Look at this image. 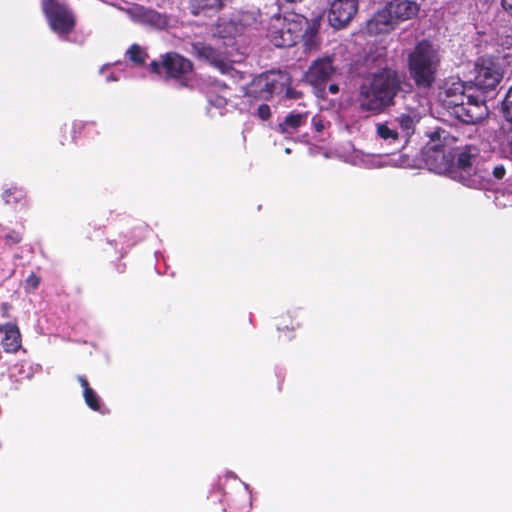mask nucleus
<instances>
[{
    "label": "nucleus",
    "instance_id": "1",
    "mask_svg": "<svg viewBox=\"0 0 512 512\" xmlns=\"http://www.w3.org/2000/svg\"><path fill=\"white\" fill-rule=\"evenodd\" d=\"M404 84L405 75L391 67L367 74L358 89L360 110L373 115L384 113L395 105V99L403 91Z\"/></svg>",
    "mask_w": 512,
    "mask_h": 512
},
{
    "label": "nucleus",
    "instance_id": "2",
    "mask_svg": "<svg viewBox=\"0 0 512 512\" xmlns=\"http://www.w3.org/2000/svg\"><path fill=\"white\" fill-rule=\"evenodd\" d=\"M441 69V54L437 45L427 39L418 41L407 54V71L418 89H431Z\"/></svg>",
    "mask_w": 512,
    "mask_h": 512
},
{
    "label": "nucleus",
    "instance_id": "3",
    "mask_svg": "<svg viewBox=\"0 0 512 512\" xmlns=\"http://www.w3.org/2000/svg\"><path fill=\"white\" fill-rule=\"evenodd\" d=\"M320 21V17L309 20L302 14L288 12L280 28H269L268 36L271 43L278 48L292 47L299 41H303L307 47H312L316 44Z\"/></svg>",
    "mask_w": 512,
    "mask_h": 512
},
{
    "label": "nucleus",
    "instance_id": "4",
    "mask_svg": "<svg viewBox=\"0 0 512 512\" xmlns=\"http://www.w3.org/2000/svg\"><path fill=\"white\" fill-rule=\"evenodd\" d=\"M442 103L452 116L464 124L478 123L487 114L485 101L466 94L465 86L460 81L445 88Z\"/></svg>",
    "mask_w": 512,
    "mask_h": 512
},
{
    "label": "nucleus",
    "instance_id": "5",
    "mask_svg": "<svg viewBox=\"0 0 512 512\" xmlns=\"http://www.w3.org/2000/svg\"><path fill=\"white\" fill-rule=\"evenodd\" d=\"M420 5L412 0H391L374 15V22L384 31L394 29L400 23L418 15Z\"/></svg>",
    "mask_w": 512,
    "mask_h": 512
},
{
    "label": "nucleus",
    "instance_id": "6",
    "mask_svg": "<svg viewBox=\"0 0 512 512\" xmlns=\"http://www.w3.org/2000/svg\"><path fill=\"white\" fill-rule=\"evenodd\" d=\"M42 10L51 30L62 38H67L76 27L74 12L56 0H42Z\"/></svg>",
    "mask_w": 512,
    "mask_h": 512
},
{
    "label": "nucleus",
    "instance_id": "7",
    "mask_svg": "<svg viewBox=\"0 0 512 512\" xmlns=\"http://www.w3.org/2000/svg\"><path fill=\"white\" fill-rule=\"evenodd\" d=\"M503 79V70L491 58L481 57L475 64L474 86L485 93L496 89Z\"/></svg>",
    "mask_w": 512,
    "mask_h": 512
},
{
    "label": "nucleus",
    "instance_id": "8",
    "mask_svg": "<svg viewBox=\"0 0 512 512\" xmlns=\"http://www.w3.org/2000/svg\"><path fill=\"white\" fill-rule=\"evenodd\" d=\"M277 74L265 72L255 76L247 85L245 95L254 100H269L278 92L280 82Z\"/></svg>",
    "mask_w": 512,
    "mask_h": 512
},
{
    "label": "nucleus",
    "instance_id": "9",
    "mask_svg": "<svg viewBox=\"0 0 512 512\" xmlns=\"http://www.w3.org/2000/svg\"><path fill=\"white\" fill-rule=\"evenodd\" d=\"M162 68L165 72V79L181 81L183 85L188 76L193 72V63L188 58L176 52H168L162 55Z\"/></svg>",
    "mask_w": 512,
    "mask_h": 512
},
{
    "label": "nucleus",
    "instance_id": "10",
    "mask_svg": "<svg viewBox=\"0 0 512 512\" xmlns=\"http://www.w3.org/2000/svg\"><path fill=\"white\" fill-rule=\"evenodd\" d=\"M359 0H332L328 10V21L336 29L346 27L358 11Z\"/></svg>",
    "mask_w": 512,
    "mask_h": 512
},
{
    "label": "nucleus",
    "instance_id": "11",
    "mask_svg": "<svg viewBox=\"0 0 512 512\" xmlns=\"http://www.w3.org/2000/svg\"><path fill=\"white\" fill-rule=\"evenodd\" d=\"M336 72L334 59L332 56H324L315 59L305 74L307 82L312 86L324 87L329 80L332 79Z\"/></svg>",
    "mask_w": 512,
    "mask_h": 512
},
{
    "label": "nucleus",
    "instance_id": "12",
    "mask_svg": "<svg viewBox=\"0 0 512 512\" xmlns=\"http://www.w3.org/2000/svg\"><path fill=\"white\" fill-rule=\"evenodd\" d=\"M196 56L209 62L213 67L223 74L232 75L237 73L229 59L219 50L204 43L193 45Z\"/></svg>",
    "mask_w": 512,
    "mask_h": 512
},
{
    "label": "nucleus",
    "instance_id": "13",
    "mask_svg": "<svg viewBox=\"0 0 512 512\" xmlns=\"http://www.w3.org/2000/svg\"><path fill=\"white\" fill-rule=\"evenodd\" d=\"M479 155V149L474 145H466L459 149L456 155V166L460 170V180L466 186H474L476 181L468 178L467 174L472 169L473 161Z\"/></svg>",
    "mask_w": 512,
    "mask_h": 512
},
{
    "label": "nucleus",
    "instance_id": "14",
    "mask_svg": "<svg viewBox=\"0 0 512 512\" xmlns=\"http://www.w3.org/2000/svg\"><path fill=\"white\" fill-rule=\"evenodd\" d=\"M0 333L3 334L1 345L6 353L15 354L22 347V336L16 323L0 324Z\"/></svg>",
    "mask_w": 512,
    "mask_h": 512
},
{
    "label": "nucleus",
    "instance_id": "15",
    "mask_svg": "<svg viewBox=\"0 0 512 512\" xmlns=\"http://www.w3.org/2000/svg\"><path fill=\"white\" fill-rule=\"evenodd\" d=\"M308 116V112L291 111L285 116L283 121L278 124L277 131L283 135H292L307 123Z\"/></svg>",
    "mask_w": 512,
    "mask_h": 512
},
{
    "label": "nucleus",
    "instance_id": "16",
    "mask_svg": "<svg viewBox=\"0 0 512 512\" xmlns=\"http://www.w3.org/2000/svg\"><path fill=\"white\" fill-rule=\"evenodd\" d=\"M77 380L83 388V397L86 405L93 411H101V399L97 393L90 387L87 378L83 375L77 376Z\"/></svg>",
    "mask_w": 512,
    "mask_h": 512
},
{
    "label": "nucleus",
    "instance_id": "17",
    "mask_svg": "<svg viewBox=\"0 0 512 512\" xmlns=\"http://www.w3.org/2000/svg\"><path fill=\"white\" fill-rule=\"evenodd\" d=\"M223 6V0H189L190 12L195 16L206 11H219Z\"/></svg>",
    "mask_w": 512,
    "mask_h": 512
},
{
    "label": "nucleus",
    "instance_id": "18",
    "mask_svg": "<svg viewBox=\"0 0 512 512\" xmlns=\"http://www.w3.org/2000/svg\"><path fill=\"white\" fill-rule=\"evenodd\" d=\"M395 120L398 123L403 136L408 140L415 132V126L418 122L417 116L402 113Z\"/></svg>",
    "mask_w": 512,
    "mask_h": 512
},
{
    "label": "nucleus",
    "instance_id": "19",
    "mask_svg": "<svg viewBox=\"0 0 512 512\" xmlns=\"http://www.w3.org/2000/svg\"><path fill=\"white\" fill-rule=\"evenodd\" d=\"M2 198L7 205H15L26 199V192L23 188L12 186L4 190Z\"/></svg>",
    "mask_w": 512,
    "mask_h": 512
},
{
    "label": "nucleus",
    "instance_id": "20",
    "mask_svg": "<svg viewBox=\"0 0 512 512\" xmlns=\"http://www.w3.org/2000/svg\"><path fill=\"white\" fill-rule=\"evenodd\" d=\"M127 56L130 61L136 65H142L148 58V54L137 44H133L127 50Z\"/></svg>",
    "mask_w": 512,
    "mask_h": 512
},
{
    "label": "nucleus",
    "instance_id": "21",
    "mask_svg": "<svg viewBox=\"0 0 512 512\" xmlns=\"http://www.w3.org/2000/svg\"><path fill=\"white\" fill-rule=\"evenodd\" d=\"M377 134L384 140L397 141L399 134L397 130L390 128L387 124L381 123L377 125Z\"/></svg>",
    "mask_w": 512,
    "mask_h": 512
},
{
    "label": "nucleus",
    "instance_id": "22",
    "mask_svg": "<svg viewBox=\"0 0 512 512\" xmlns=\"http://www.w3.org/2000/svg\"><path fill=\"white\" fill-rule=\"evenodd\" d=\"M502 111L505 119L512 123V86L507 91L502 102Z\"/></svg>",
    "mask_w": 512,
    "mask_h": 512
},
{
    "label": "nucleus",
    "instance_id": "23",
    "mask_svg": "<svg viewBox=\"0 0 512 512\" xmlns=\"http://www.w3.org/2000/svg\"><path fill=\"white\" fill-rule=\"evenodd\" d=\"M23 235L21 232L16 230L9 231L4 236L5 244L9 247L14 246L22 241Z\"/></svg>",
    "mask_w": 512,
    "mask_h": 512
},
{
    "label": "nucleus",
    "instance_id": "24",
    "mask_svg": "<svg viewBox=\"0 0 512 512\" xmlns=\"http://www.w3.org/2000/svg\"><path fill=\"white\" fill-rule=\"evenodd\" d=\"M40 277L35 273H31L25 280L24 289L26 292H32L36 290L40 284Z\"/></svg>",
    "mask_w": 512,
    "mask_h": 512
},
{
    "label": "nucleus",
    "instance_id": "25",
    "mask_svg": "<svg viewBox=\"0 0 512 512\" xmlns=\"http://www.w3.org/2000/svg\"><path fill=\"white\" fill-rule=\"evenodd\" d=\"M126 238V236H119V240H112L109 241L111 245H114L117 248V253L120 255V257H123L127 253V248L130 246L129 244L124 245L126 242L123 241Z\"/></svg>",
    "mask_w": 512,
    "mask_h": 512
},
{
    "label": "nucleus",
    "instance_id": "26",
    "mask_svg": "<svg viewBox=\"0 0 512 512\" xmlns=\"http://www.w3.org/2000/svg\"><path fill=\"white\" fill-rule=\"evenodd\" d=\"M256 114L261 120H263V121L268 120L271 117L270 106L265 103L259 105V107L257 108Z\"/></svg>",
    "mask_w": 512,
    "mask_h": 512
},
{
    "label": "nucleus",
    "instance_id": "27",
    "mask_svg": "<svg viewBox=\"0 0 512 512\" xmlns=\"http://www.w3.org/2000/svg\"><path fill=\"white\" fill-rule=\"evenodd\" d=\"M492 175L496 180H502L506 175V168L504 165H495L492 169Z\"/></svg>",
    "mask_w": 512,
    "mask_h": 512
},
{
    "label": "nucleus",
    "instance_id": "28",
    "mask_svg": "<svg viewBox=\"0 0 512 512\" xmlns=\"http://www.w3.org/2000/svg\"><path fill=\"white\" fill-rule=\"evenodd\" d=\"M299 322H294L293 320H290L289 323H280L277 326L278 331H290L293 332L297 327H299Z\"/></svg>",
    "mask_w": 512,
    "mask_h": 512
},
{
    "label": "nucleus",
    "instance_id": "29",
    "mask_svg": "<svg viewBox=\"0 0 512 512\" xmlns=\"http://www.w3.org/2000/svg\"><path fill=\"white\" fill-rule=\"evenodd\" d=\"M11 308H12V305L10 303H8V302L1 303L0 304L1 316L6 319L11 318V314H10Z\"/></svg>",
    "mask_w": 512,
    "mask_h": 512
},
{
    "label": "nucleus",
    "instance_id": "30",
    "mask_svg": "<svg viewBox=\"0 0 512 512\" xmlns=\"http://www.w3.org/2000/svg\"><path fill=\"white\" fill-rule=\"evenodd\" d=\"M150 71L152 73H155L157 75H161L162 74V59L160 61H156V60H153L150 65Z\"/></svg>",
    "mask_w": 512,
    "mask_h": 512
},
{
    "label": "nucleus",
    "instance_id": "31",
    "mask_svg": "<svg viewBox=\"0 0 512 512\" xmlns=\"http://www.w3.org/2000/svg\"><path fill=\"white\" fill-rule=\"evenodd\" d=\"M312 125L316 132L320 133L324 130V123L320 116H314L312 118Z\"/></svg>",
    "mask_w": 512,
    "mask_h": 512
},
{
    "label": "nucleus",
    "instance_id": "32",
    "mask_svg": "<svg viewBox=\"0 0 512 512\" xmlns=\"http://www.w3.org/2000/svg\"><path fill=\"white\" fill-rule=\"evenodd\" d=\"M504 153L507 158L512 160V128L511 131L508 134V141L507 144L504 147Z\"/></svg>",
    "mask_w": 512,
    "mask_h": 512
},
{
    "label": "nucleus",
    "instance_id": "33",
    "mask_svg": "<svg viewBox=\"0 0 512 512\" xmlns=\"http://www.w3.org/2000/svg\"><path fill=\"white\" fill-rule=\"evenodd\" d=\"M285 97L288 99H299L302 97V92L297 91L292 87H288L285 92Z\"/></svg>",
    "mask_w": 512,
    "mask_h": 512
},
{
    "label": "nucleus",
    "instance_id": "34",
    "mask_svg": "<svg viewBox=\"0 0 512 512\" xmlns=\"http://www.w3.org/2000/svg\"><path fill=\"white\" fill-rule=\"evenodd\" d=\"M84 127H85V124H83V123H81V122H80V123H76V124H74V125H73V127H72L71 129H70V128H68L67 126H65V127L63 128V132H64L65 134H66L67 132H69V133H75V132H77V131H78V132H80Z\"/></svg>",
    "mask_w": 512,
    "mask_h": 512
},
{
    "label": "nucleus",
    "instance_id": "35",
    "mask_svg": "<svg viewBox=\"0 0 512 512\" xmlns=\"http://www.w3.org/2000/svg\"><path fill=\"white\" fill-rule=\"evenodd\" d=\"M501 5L512 16V0H502Z\"/></svg>",
    "mask_w": 512,
    "mask_h": 512
},
{
    "label": "nucleus",
    "instance_id": "36",
    "mask_svg": "<svg viewBox=\"0 0 512 512\" xmlns=\"http://www.w3.org/2000/svg\"><path fill=\"white\" fill-rule=\"evenodd\" d=\"M211 104L216 105L218 107L225 106L227 104V100L223 97H217L215 100H209Z\"/></svg>",
    "mask_w": 512,
    "mask_h": 512
},
{
    "label": "nucleus",
    "instance_id": "37",
    "mask_svg": "<svg viewBox=\"0 0 512 512\" xmlns=\"http://www.w3.org/2000/svg\"><path fill=\"white\" fill-rule=\"evenodd\" d=\"M502 45L507 49L512 48V33L505 36Z\"/></svg>",
    "mask_w": 512,
    "mask_h": 512
},
{
    "label": "nucleus",
    "instance_id": "38",
    "mask_svg": "<svg viewBox=\"0 0 512 512\" xmlns=\"http://www.w3.org/2000/svg\"><path fill=\"white\" fill-rule=\"evenodd\" d=\"M149 20L153 22H160L162 20V16L157 12H151L149 13Z\"/></svg>",
    "mask_w": 512,
    "mask_h": 512
},
{
    "label": "nucleus",
    "instance_id": "39",
    "mask_svg": "<svg viewBox=\"0 0 512 512\" xmlns=\"http://www.w3.org/2000/svg\"><path fill=\"white\" fill-rule=\"evenodd\" d=\"M328 90L331 94H337L339 92V86L335 83L329 85Z\"/></svg>",
    "mask_w": 512,
    "mask_h": 512
},
{
    "label": "nucleus",
    "instance_id": "40",
    "mask_svg": "<svg viewBox=\"0 0 512 512\" xmlns=\"http://www.w3.org/2000/svg\"><path fill=\"white\" fill-rule=\"evenodd\" d=\"M116 271L120 274L125 273L126 271V264L125 263H118L116 265Z\"/></svg>",
    "mask_w": 512,
    "mask_h": 512
}]
</instances>
